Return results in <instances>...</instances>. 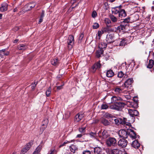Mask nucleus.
I'll return each mask as SVG.
<instances>
[{"label":"nucleus","instance_id":"393cba45","mask_svg":"<svg viewBox=\"0 0 154 154\" xmlns=\"http://www.w3.org/2000/svg\"><path fill=\"white\" fill-rule=\"evenodd\" d=\"M103 30L104 33H109V32L113 31V29L111 28V26L107 25L103 29Z\"/></svg>","mask_w":154,"mask_h":154},{"label":"nucleus","instance_id":"ddd939ff","mask_svg":"<svg viewBox=\"0 0 154 154\" xmlns=\"http://www.w3.org/2000/svg\"><path fill=\"white\" fill-rule=\"evenodd\" d=\"M113 36L111 34L107 35L106 38V40L108 43H111L114 42L113 39Z\"/></svg>","mask_w":154,"mask_h":154},{"label":"nucleus","instance_id":"13d9d810","mask_svg":"<svg viewBox=\"0 0 154 154\" xmlns=\"http://www.w3.org/2000/svg\"><path fill=\"white\" fill-rule=\"evenodd\" d=\"M64 85V84H63L62 85L58 86L57 87V89L58 90H60V89H62L63 88V86Z\"/></svg>","mask_w":154,"mask_h":154},{"label":"nucleus","instance_id":"5701e85b","mask_svg":"<svg viewBox=\"0 0 154 154\" xmlns=\"http://www.w3.org/2000/svg\"><path fill=\"white\" fill-rule=\"evenodd\" d=\"M28 47L26 45L24 44H20L17 46V49L18 50L23 51L26 49Z\"/></svg>","mask_w":154,"mask_h":154},{"label":"nucleus","instance_id":"603ef678","mask_svg":"<svg viewBox=\"0 0 154 154\" xmlns=\"http://www.w3.org/2000/svg\"><path fill=\"white\" fill-rule=\"evenodd\" d=\"M110 108L111 109H112L117 110V106H116V104H114L113 105L111 106H110Z\"/></svg>","mask_w":154,"mask_h":154},{"label":"nucleus","instance_id":"5fc2aeb1","mask_svg":"<svg viewBox=\"0 0 154 154\" xmlns=\"http://www.w3.org/2000/svg\"><path fill=\"white\" fill-rule=\"evenodd\" d=\"M37 84V82H34V83H32V89H34L35 88L36 86V85Z\"/></svg>","mask_w":154,"mask_h":154},{"label":"nucleus","instance_id":"ea45409f","mask_svg":"<svg viewBox=\"0 0 154 154\" xmlns=\"http://www.w3.org/2000/svg\"><path fill=\"white\" fill-rule=\"evenodd\" d=\"M124 74L123 73L122 71H120L118 72V77L119 78H122L124 75Z\"/></svg>","mask_w":154,"mask_h":154},{"label":"nucleus","instance_id":"69168bd1","mask_svg":"<svg viewBox=\"0 0 154 154\" xmlns=\"http://www.w3.org/2000/svg\"><path fill=\"white\" fill-rule=\"evenodd\" d=\"M77 0H72L71 1V3L72 4V5H73V4L76 2Z\"/></svg>","mask_w":154,"mask_h":154},{"label":"nucleus","instance_id":"412c9836","mask_svg":"<svg viewBox=\"0 0 154 154\" xmlns=\"http://www.w3.org/2000/svg\"><path fill=\"white\" fill-rule=\"evenodd\" d=\"M83 114L78 113L75 116V120L77 122H79L84 117Z\"/></svg>","mask_w":154,"mask_h":154},{"label":"nucleus","instance_id":"b1692460","mask_svg":"<svg viewBox=\"0 0 154 154\" xmlns=\"http://www.w3.org/2000/svg\"><path fill=\"white\" fill-rule=\"evenodd\" d=\"M109 136L108 133L106 130H104L102 133L100 137L103 139H105Z\"/></svg>","mask_w":154,"mask_h":154},{"label":"nucleus","instance_id":"4d7b16f0","mask_svg":"<svg viewBox=\"0 0 154 154\" xmlns=\"http://www.w3.org/2000/svg\"><path fill=\"white\" fill-rule=\"evenodd\" d=\"M84 36V34L82 33L80 34V36L79 38V40H81L83 38Z\"/></svg>","mask_w":154,"mask_h":154},{"label":"nucleus","instance_id":"0eeeda50","mask_svg":"<svg viewBox=\"0 0 154 154\" xmlns=\"http://www.w3.org/2000/svg\"><path fill=\"white\" fill-rule=\"evenodd\" d=\"M35 5L36 4L34 2L27 4L24 6V9L26 11H30L32 8H34Z\"/></svg>","mask_w":154,"mask_h":154},{"label":"nucleus","instance_id":"052dcab7","mask_svg":"<svg viewBox=\"0 0 154 154\" xmlns=\"http://www.w3.org/2000/svg\"><path fill=\"white\" fill-rule=\"evenodd\" d=\"M19 27L18 26H16L13 28V30L14 31H16L19 29Z\"/></svg>","mask_w":154,"mask_h":154},{"label":"nucleus","instance_id":"e433bc0d","mask_svg":"<svg viewBox=\"0 0 154 154\" xmlns=\"http://www.w3.org/2000/svg\"><path fill=\"white\" fill-rule=\"evenodd\" d=\"M114 90L115 92L117 94L120 93L122 92V90L119 87L115 88Z\"/></svg>","mask_w":154,"mask_h":154},{"label":"nucleus","instance_id":"dca6fc26","mask_svg":"<svg viewBox=\"0 0 154 154\" xmlns=\"http://www.w3.org/2000/svg\"><path fill=\"white\" fill-rule=\"evenodd\" d=\"M122 6L120 5L119 6L116 7L112 9V12L113 14H119L121 9Z\"/></svg>","mask_w":154,"mask_h":154},{"label":"nucleus","instance_id":"a18cd8bd","mask_svg":"<svg viewBox=\"0 0 154 154\" xmlns=\"http://www.w3.org/2000/svg\"><path fill=\"white\" fill-rule=\"evenodd\" d=\"M70 142H71L70 141H66L62 144H61L59 146V148H60V147H62L63 146H65L66 144L67 143H69Z\"/></svg>","mask_w":154,"mask_h":154},{"label":"nucleus","instance_id":"774afa93","mask_svg":"<svg viewBox=\"0 0 154 154\" xmlns=\"http://www.w3.org/2000/svg\"><path fill=\"white\" fill-rule=\"evenodd\" d=\"M116 0H108V1H109V2H113L114 1H115Z\"/></svg>","mask_w":154,"mask_h":154},{"label":"nucleus","instance_id":"72a5a7b5","mask_svg":"<svg viewBox=\"0 0 154 154\" xmlns=\"http://www.w3.org/2000/svg\"><path fill=\"white\" fill-rule=\"evenodd\" d=\"M51 64L54 66H57L58 65L59 61L57 59H54L51 60Z\"/></svg>","mask_w":154,"mask_h":154},{"label":"nucleus","instance_id":"a878e982","mask_svg":"<svg viewBox=\"0 0 154 154\" xmlns=\"http://www.w3.org/2000/svg\"><path fill=\"white\" fill-rule=\"evenodd\" d=\"M100 122L105 126H108L110 125L109 122L104 118H101L100 119Z\"/></svg>","mask_w":154,"mask_h":154},{"label":"nucleus","instance_id":"0e129e2a","mask_svg":"<svg viewBox=\"0 0 154 154\" xmlns=\"http://www.w3.org/2000/svg\"><path fill=\"white\" fill-rule=\"evenodd\" d=\"M43 18H42L40 17V19H39V22L38 23H40L41 22H42V21H43Z\"/></svg>","mask_w":154,"mask_h":154},{"label":"nucleus","instance_id":"aec40b11","mask_svg":"<svg viewBox=\"0 0 154 154\" xmlns=\"http://www.w3.org/2000/svg\"><path fill=\"white\" fill-rule=\"evenodd\" d=\"M9 54L8 51H6V49H4L0 50V57L3 58L4 55L7 56Z\"/></svg>","mask_w":154,"mask_h":154},{"label":"nucleus","instance_id":"8fccbe9b","mask_svg":"<svg viewBox=\"0 0 154 154\" xmlns=\"http://www.w3.org/2000/svg\"><path fill=\"white\" fill-rule=\"evenodd\" d=\"M82 154H91V152L89 150H86L83 151Z\"/></svg>","mask_w":154,"mask_h":154},{"label":"nucleus","instance_id":"2eb2a0df","mask_svg":"<svg viewBox=\"0 0 154 154\" xmlns=\"http://www.w3.org/2000/svg\"><path fill=\"white\" fill-rule=\"evenodd\" d=\"M133 139H136V134L135 132L131 129H128V135Z\"/></svg>","mask_w":154,"mask_h":154},{"label":"nucleus","instance_id":"20e7f679","mask_svg":"<svg viewBox=\"0 0 154 154\" xmlns=\"http://www.w3.org/2000/svg\"><path fill=\"white\" fill-rule=\"evenodd\" d=\"M106 143L109 146H115L117 144L116 139L113 137H109L106 141Z\"/></svg>","mask_w":154,"mask_h":154},{"label":"nucleus","instance_id":"cd10ccee","mask_svg":"<svg viewBox=\"0 0 154 154\" xmlns=\"http://www.w3.org/2000/svg\"><path fill=\"white\" fill-rule=\"evenodd\" d=\"M103 51L101 49H99L96 53V56L97 58H99L101 57V55L103 54Z\"/></svg>","mask_w":154,"mask_h":154},{"label":"nucleus","instance_id":"1a4fd4ad","mask_svg":"<svg viewBox=\"0 0 154 154\" xmlns=\"http://www.w3.org/2000/svg\"><path fill=\"white\" fill-rule=\"evenodd\" d=\"M122 99L120 97L113 96L111 98V101L110 103H117L119 101H122ZM110 103H108V104Z\"/></svg>","mask_w":154,"mask_h":154},{"label":"nucleus","instance_id":"c9c22d12","mask_svg":"<svg viewBox=\"0 0 154 154\" xmlns=\"http://www.w3.org/2000/svg\"><path fill=\"white\" fill-rule=\"evenodd\" d=\"M154 65V61L152 60H150L149 61V63L147 66L148 68L151 69L153 66Z\"/></svg>","mask_w":154,"mask_h":154},{"label":"nucleus","instance_id":"39448f33","mask_svg":"<svg viewBox=\"0 0 154 154\" xmlns=\"http://www.w3.org/2000/svg\"><path fill=\"white\" fill-rule=\"evenodd\" d=\"M119 135L120 137L123 139L127 138L128 136V130L127 131L123 129L120 130L119 132Z\"/></svg>","mask_w":154,"mask_h":154},{"label":"nucleus","instance_id":"9d476101","mask_svg":"<svg viewBox=\"0 0 154 154\" xmlns=\"http://www.w3.org/2000/svg\"><path fill=\"white\" fill-rule=\"evenodd\" d=\"M101 66V64L100 63V61L99 60L98 62L96 63L92 67V69L93 70V72H94L96 71L97 69H100Z\"/></svg>","mask_w":154,"mask_h":154},{"label":"nucleus","instance_id":"58836bf2","mask_svg":"<svg viewBox=\"0 0 154 154\" xmlns=\"http://www.w3.org/2000/svg\"><path fill=\"white\" fill-rule=\"evenodd\" d=\"M104 116L105 117L108 119H109L110 118H112L113 117L112 115L108 113H106Z\"/></svg>","mask_w":154,"mask_h":154},{"label":"nucleus","instance_id":"bb28decb","mask_svg":"<svg viewBox=\"0 0 154 154\" xmlns=\"http://www.w3.org/2000/svg\"><path fill=\"white\" fill-rule=\"evenodd\" d=\"M119 43H118V45L119 46H124L127 43L126 41L125 38L121 39L119 41Z\"/></svg>","mask_w":154,"mask_h":154},{"label":"nucleus","instance_id":"49530a36","mask_svg":"<svg viewBox=\"0 0 154 154\" xmlns=\"http://www.w3.org/2000/svg\"><path fill=\"white\" fill-rule=\"evenodd\" d=\"M99 26V25L98 23H95L93 26V28L94 29H97L98 28Z\"/></svg>","mask_w":154,"mask_h":154},{"label":"nucleus","instance_id":"f03ea898","mask_svg":"<svg viewBox=\"0 0 154 154\" xmlns=\"http://www.w3.org/2000/svg\"><path fill=\"white\" fill-rule=\"evenodd\" d=\"M127 119L124 117L119 119H114L115 124L117 125H118L119 124H121L128 126L131 125V123L127 122Z\"/></svg>","mask_w":154,"mask_h":154},{"label":"nucleus","instance_id":"bf43d9fd","mask_svg":"<svg viewBox=\"0 0 154 154\" xmlns=\"http://www.w3.org/2000/svg\"><path fill=\"white\" fill-rule=\"evenodd\" d=\"M44 14L45 11H42L40 16V17L43 18V17L44 16Z\"/></svg>","mask_w":154,"mask_h":154},{"label":"nucleus","instance_id":"3c124183","mask_svg":"<svg viewBox=\"0 0 154 154\" xmlns=\"http://www.w3.org/2000/svg\"><path fill=\"white\" fill-rule=\"evenodd\" d=\"M97 16V14L95 11H93L92 14V17L93 18H95Z\"/></svg>","mask_w":154,"mask_h":154},{"label":"nucleus","instance_id":"6e6d98bb","mask_svg":"<svg viewBox=\"0 0 154 154\" xmlns=\"http://www.w3.org/2000/svg\"><path fill=\"white\" fill-rule=\"evenodd\" d=\"M70 115V112H68L66 114H65V116L66 118H68L69 117Z\"/></svg>","mask_w":154,"mask_h":154},{"label":"nucleus","instance_id":"6e6552de","mask_svg":"<svg viewBox=\"0 0 154 154\" xmlns=\"http://www.w3.org/2000/svg\"><path fill=\"white\" fill-rule=\"evenodd\" d=\"M128 142L125 139L122 138L119 140L118 142V144L119 146L123 148L126 146Z\"/></svg>","mask_w":154,"mask_h":154},{"label":"nucleus","instance_id":"338daca9","mask_svg":"<svg viewBox=\"0 0 154 154\" xmlns=\"http://www.w3.org/2000/svg\"><path fill=\"white\" fill-rule=\"evenodd\" d=\"M19 41V40L18 39H16L15 40H14L13 42L14 43H16L18 41Z\"/></svg>","mask_w":154,"mask_h":154},{"label":"nucleus","instance_id":"f257e3e1","mask_svg":"<svg viewBox=\"0 0 154 154\" xmlns=\"http://www.w3.org/2000/svg\"><path fill=\"white\" fill-rule=\"evenodd\" d=\"M128 113L130 117L132 118L131 119H128V121L133 123L135 121V117L138 116L139 112L137 110L134 109H129L128 110Z\"/></svg>","mask_w":154,"mask_h":154},{"label":"nucleus","instance_id":"2f4dec72","mask_svg":"<svg viewBox=\"0 0 154 154\" xmlns=\"http://www.w3.org/2000/svg\"><path fill=\"white\" fill-rule=\"evenodd\" d=\"M98 46L99 49H101L102 50L103 49L105 48H106L107 45L104 42H101L100 43Z\"/></svg>","mask_w":154,"mask_h":154},{"label":"nucleus","instance_id":"6ab92c4d","mask_svg":"<svg viewBox=\"0 0 154 154\" xmlns=\"http://www.w3.org/2000/svg\"><path fill=\"white\" fill-rule=\"evenodd\" d=\"M119 17L122 18L127 16L125 10L124 9H121L118 14Z\"/></svg>","mask_w":154,"mask_h":154},{"label":"nucleus","instance_id":"4c0bfd02","mask_svg":"<svg viewBox=\"0 0 154 154\" xmlns=\"http://www.w3.org/2000/svg\"><path fill=\"white\" fill-rule=\"evenodd\" d=\"M51 88L49 87L46 92V95L47 97H49L51 94Z\"/></svg>","mask_w":154,"mask_h":154},{"label":"nucleus","instance_id":"de8ad7c7","mask_svg":"<svg viewBox=\"0 0 154 154\" xmlns=\"http://www.w3.org/2000/svg\"><path fill=\"white\" fill-rule=\"evenodd\" d=\"M105 23L106 24H109L111 23V20L109 18H105Z\"/></svg>","mask_w":154,"mask_h":154},{"label":"nucleus","instance_id":"7c9ffc66","mask_svg":"<svg viewBox=\"0 0 154 154\" xmlns=\"http://www.w3.org/2000/svg\"><path fill=\"white\" fill-rule=\"evenodd\" d=\"M131 18L133 21H136L138 20L139 18V15L137 14H134L132 15Z\"/></svg>","mask_w":154,"mask_h":154},{"label":"nucleus","instance_id":"f8f14e48","mask_svg":"<svg viewBox=\"0 0 154 154\" xmlns=\"http://www.w3.org/2000/svg\"><path fill=\"white\" fill-rule=\"evenodd\" d=\"M32 144L30 143H29L26 145L22 149L21 153L23 154L26 153L30 148Z\"/></svg>","mask_w":154,"mask_h":154},{"label":"nucleus","instance_id":"c03bdc74","mask_svg":"<svg viewBox=\"0 0 154 154\" xmlns=\"http://www.w3.org/2000/svg\"><path fill=\"white\" fill-rule=\"evenodd\" d=\"M85 127H82L79 128V131L81 133H84L85 132Z\"/></svg>","mask_w":154,"mask_h":154},{"label":"nucleus","instance_id":"e2e57ef3","mask_svg":"<svg viewBox=\"0 0 154 154\" xmlns=\"http://www.w3.org/2000/svg\"><path fill=\"white\" fill-rule=\"evenodd\" d=\"M18 7H16L15 8H14L13 10V11L14 12H17V10H18Z\"/></svg>","mask_w":154,"mask_h":154},{"label":"nucleus","instance_id":"79ce46f5","mask_svg":"<svg viewBox=\"0 0 154 154\" xmlns=\"http://www.w3.org/2000/svg\"><path fill=\"white\" fill-rule=\"evenodd\" d=\"M109 106L106 104H103L101 106V109H106L108 108Z\"/></svg>","mask_w":154,"mask_h":154},{"label":"nucleus","instance_id":"a211bd4d","mask_svg":"<svg viewBox=\"0 0 154 154\" xmlns=\"http://www.w3.org/2000/svg\"><path fill=\"white\" fill-rule=\"evenodd\" d=\"M117 108V110L121 111L122 109L123 108L125 105L126 104L123 102H121L119 101L116 103Z\"/></svg>","mask_w":154,"mask_h":154},{"label":"nucleus","instance_id":"680f3d73","mask_svg":"<svg viewBox=\"0 0 154 154\" xmlns=\"http://www.w3.org/2000/svg\"><path fill=\"white\" fill-rule=\"evenodd\" d=\"M82 136L83 135L82 134H78L76 136V138H81L82 137Z\"/></svg>","mask_w":154,"mask_h":154},{"label":"nucleus","instance_id":"c85d7f7f","mask_svg":"<svg viewBox=\"0 0 154 154\" xmlns=\"http://www.w3.org/2000/svg\"><path fill=\"white\" fill-rule=\"evenodd\" d=\"M111 152L112 154H123L122 151L117 149H113Z\"/></svg>","mask_w":154,"mask_h":154},{"label":"nucleus","instance_id":"09e8293b","mask_svg":"<svg viewBox=\"0 0 154 154\" xmlns=\"http://www.w3.org/2000/svg\"><path fill=\"white\" fill-rule=\"evenodd\" d=\"M70 149L72 152H75V148L74 145H72L70 147Z\"/></svg>","mask_w":154,"mask_h":154},{"label":"nucleus","instance_id":"423d86ee","mask_svg":"<svg viewBox=\"0 0 154 154\" xmlns=\"http://www.w3.org/2000/svg\"><path fill=\"white\" fill-rule=\"evenodd\" d=\"M133 82L134 81L132 78L128 79L124 83L125 87L127 89H131Z\"/></svg>","mask_w":154,"mask_h":154},{"label":"nucleus","instance_id":"9b49d317","mask_svg":"<svg viewBox=\"0 0 154 154\" xmlns=\"http://www.w3.org/2000/svg\"><path fill=\"white\" fill-rule=\"evenodd\" d=\"M48 123V120L47 119L45 118L44 119L42 122V127L41 128V130H42V131H43L47 127Z\"/></svg>","mask_w":154,"mask_h":154},{"label":"nucleus","instance_id":"473e14b6","mask_svg":"<svg viewBox=\"0 0 154 154\" xmlns=\"http://www.w3.org/2000/svg\"><path fill=\"white\" fill-rule=\"evenodd\" d=\"M100 133H101L100 131H99L98 132V134H97L96 132H91L89 134L90 136L93 138H96L98 136H99V134Z\"/></svg>","mask_w":154,"mask_h":154},{"label":"nucleus","instance_id":"4be33fe9","mask_svg":"<svg viewBox=\"0 0 154 154\" xmlns=\"http://www.w3.org/2000/svg\"><path fill=\"white\" fill-rule=\"evenodd\" d=\"M131 145L134 148L137 149L140 146V144L137 140H135L133 142Z\"/></svg>","mask_w":154,"mask_h":154},{"label":"nucleus","instance_id":"c756f323","mask_svg":"<svg viewBox=\"0 0 154 154\" xmlns=\"http://www.w3.org/2000/svg\"><path fill=\"white\" fill-rule=\"evenodd\" d=\"M114 75V72L112 70L110 69L107 71L106 75L108 77H112Z\"/></svg>","mask_w":154,"mask_h":154},{"label":"nucleus","instance_id":"37998d69","mask_svg":"<svg viewBox=\"0 0 154 154\" xmlns=\"http://www.w3.org/2000/svg\"><path fill=\"white\" fill-rule=\"evenodd\" d=\"M130 22V17H128V18L125 19L124 20L123 23H127L126 25L128 23Z\"/></svg>","mask_w":154,"mask_h":154},{"label":"nucleus","instance_id":"864d4df0","mask_svg":"<svg viewBox=\"0 0 154 154\" xmlns=\"http://www.w3.org/2000/svg\"><path fill=\"white\" fill-rule=\"evenodd\" d=\"M104 33V32H103V30H102V31H99L97 32L98 36L99 37H100L102 34Z\"/></svg>","mask_w":154,"mask_h":154},{"label":"nucleus","instance_id":"f3484780","mask_svg":"<svg viewBox=\"0 0 154 154\" xmlns=\"http://www.w3.org/2000/svg\"><path fill=\"white\" fill-rule=\"evenodd\" d=\"M8 5L6 3H2L0 7V11L2 12L6 11L8 9Z\"/></svg>","mask_w":154,"mask_h":154},{"label":"nucleus","instance_id":"f704fd0d","mask_svg":"<svg viewBox=\"0 0 154 154\" xmlns=\"http://www.w3.org/2000/svg\"><path fill=\"white\" fill-rule=\"evenodd\" d=\"M102 149L100 147H95L94 148V151L95 153L100 154L102 151Z\"/></svg>","mask_w":154,"mask_h":154},{"label":"nucleus","instance_id":"7ed1b4c3","mask_svg":"<svg viewBox=\"0 0 154 154\" xmlns=\"http://www.w3.org/2000/svg\"><path fill=\"white\" fill-rule=\"evenodd\" d=\"M74 42V40L73 36L72 35H69L67 40L68 47L69 50L71 49L72 48Z\"/></svg>","mask_w":154,"mask_h":154},{"label":"nucleus","instance_id":"4468645a","mask_svg":"<svg viewBox=\"0 0 154 154\" xmlns=\"http://www.w3.org/2000/svg\"><path fill=\"white\" fill-rule=\"evenodd\" d=\"M127 27L126 25L122 23V24L118 27L117 29L119 31L124 32H126V28Z\"/></svg>","mask_w":154,"mask_h":154},{"label":"nucleus","instance_id":"a19ab883","mask_svg":"<svg viewBox=\"0 0 154 154\" xmlns=\"http://www.w3.org/2000/svg\"><path fill=\"white\" fill-rule=\"evenodd\" d=\"M110 18L111 20L113 22H115L117 21V19L116 17H115L114 15H112L110 16Z\"/></svg>","mask_w":154,"mask_h":154}]
</instances>
